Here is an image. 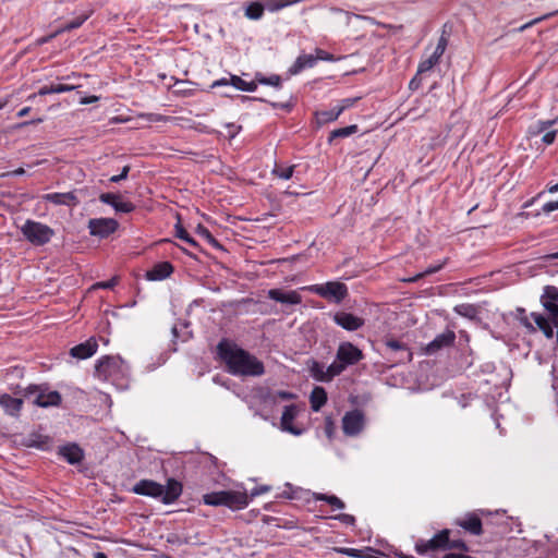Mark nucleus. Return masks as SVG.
<instances>
[{
  "mask_svg": "<svg viewBox=\"0 0 558 558\" xmlns=\"http://www.w3.org/2000/svg\"><path fill=\"white\" fill-rule=\"evenodd\" d=\"M132 492L136 495L160 499L165 505H171L181 496L183 485L172 477L167 480L166 485L153 480H141L133 486Z\"/></svg>",
  "mask_w": 558,
  "mask_h": 558,
  "instance_id": "f03ea898",
  "label": "nucleus"
},
{
  "mask_svg": "<svg viewBox=\"0 0 558 558\" xmlns=\"http://www.w3.org/2000/svg\"><path fill=\"white\" fill-rule=\"evenodd\" d=\"M298 414V409L294 404L286 405L281 416V428L292 435L300 436L304 429L293 425V420Z\"/></svg>",
  "mask_w": 558,
  "mask_h": 558,
  "instance_id": "aec40b11",
  "label": "nucleus"
},
{
  "mask_svg": "<svg viewBox=\"0 0 558 558\" xmlns=\"http://www.w3.org/2000/svg\"><path fill=\"white\" fill-rule=\"evenodd\" d=\"M124 360L119 355H105L95 364L94 375L100 380H109L124 375Z\"/></svg>",
  "mask_w": 558,
  "mask_h": 558,
  "instance_id": "39448f33",
  "label": "nucleus"
},
{
  "mask_svg": "<svg viewBox=\"0 0 558 558\" xmlns=\"http://www.w3.org/2000/svg\"><path fill=\"white\" fill-rule=\"evenodd\" d=\"M531 317L534 319L537 328L542 330L547 339H551L554 337V325L549 322L548 318L539 313H531Z\"/></svg>",
  "mask_w": 558,
  "mask_h": 558,
  "instance_id": "c85d7f7f",
  "label": "nucleus"
},
{
  "mask_svg": "<svg viewBox=\"0 0 558 558\" xmlns=\"http://www.w3.org/2000/svg\"><path fill=\"white\" fill-rule=\"evenodd\" d=\"M98 349V343L95 337H90L85 342L78 343L71 348L70 355L78 360H85L93 356Z\"/></svg>",
  "mask_w": 558,
  "mask_h": 558,
  "instance_id": "6ab92c4d",
  "label": "nucleus"
},
{
  "mask_svg": "<svg viewBox=\"0 0 558 558\" xmlns=\"http://www.w3.org/2000/svg\"><path fill=\"white\" fill-rule=\"evenodd\" d=\"M228 85H230V77L229 78L223 77V78L215 81L211 84V88L219 87V86H228Z\"/></svg>",
  "mask_w": 558,
  "mask_h": 558,
  "instance_id": "774afa93",
  "label": "nucleus"
},
{
  "mask_svg": "<svg viewBox=\"0 0 558 558\" xmlns=\"http://www.w3.org/2000/svg\"><path fill=\"white\" fill-rule=\"evenodd\" d=\"M546 311L550 316L553 325L558 328V306H546Z\"/></svg>",
  "mask_w": 558,
  "mask_h": 558,
  "instance_id": "e2e57ef3",
  "label": "nucleus"
},
{
  "mask_svg": "<svg viewBox=\"0 0 558 558\" xmlns=\"http://www.w3.org/2000/svg\"><path fill=\"white\" fill-rule=\"evenodd\" d=\"M119 222L113 218H93L88 221L89 234L99 239H106L114 233Z\"/></svg>",
  "mask_w": 558,
  "mask_h": 558,
  "instance_id": "1a4fd4ad",
  "label": "nucleus"
},
{
  "mask_svg": "<svg viewBox=\"0 0 558 558\" xmlns=\"http://www.w3.org/2000/svg\"><path fill=\"white\" fill-rule=\"evenodd\" d=\"M454 331L447 329L445 332L437 335L435 339L426 345L425 353L428 355L435 354L445 348L452 347L454 344Z\"/></svg>",
  "mask_w": 558,
  "mask_h": 558,
  "instance_id": "4468645a",
  "label": "nucleus"
},
{
  "mask_svg": "<svg viewBox=\"0 0 558 558\" xmlns=\"http://www.w3.org/2000/svg\"><path fill=\"white\" fill-rule=\"evenodd\" d=\"M276 398H280L282 400H294L296 395L287 390H278L271 396V400L275 402Z\"/></svg>",
  "mask_w": 558,
  "mask_h": 558,
  "instance_id": "09e8293b",
  "label": "nucleus"
},
{
  "mask_svg": "<svg viewBox=\"0 0 558 558\" xmlns=\"http://www.w3.org/2000/svg\"><path fill=\"white\" fill-rule=\"evenodd\" d=\"M341 113V109H339V107H335L330 110L317 112V119L319 123H328L336 121Z\"/></svg>",
  "mask_w": 558,
  "mask_h": 558,
  "instance_id": "c9c22d12",
  "label": "nucleus"
},
{
  "mask_svg": "<svg viewBox=\"0 0 558 558\" xmlns=\"http://www.w3.org/2000/svg\"><path fill=\"white\" fill-rule=\"evenodd\" d=\"M415 551L418 555H425L428 551H433L432 547L428 545V541L418 539L415 544Z\"/></svg>",
  "mask_w": 558,
  "mask_h": 558,
  "instance_id": "8fccbe9b",
  "label": "nucleus"
},
{
  "mask_svg": "<svg viewBox=\"0 0 558 558\" xmlns=\"http://www.w3.org/2000/svg\"><path fill=\"white\" fill-rule=\"evenodd\" d=\"M460 550L459 554H465L470 551L469 545L463 539H449L448 550Z\"/></svg>",
  "mask_w": 558,
  "mask_h": 558,
  "instance_id": "a18cd8bd",
  "label": "nucleus"
},
{
  "mask_svg": "<svg viewBox=\"0 0 558 558\" xmlns=\"http://www.w3.org/2000/svg\"><path fill=\"white\" fill-rule=\"evenodd\" d=\"M217 354L234 376L257 377L265 373L262 361L236 343L223 338L217 344Z\"/></svg>",
  "mask_w": 558,
  "mask_h": 558,
  "instance_id": "f257e3e1",
  "label": "nucleus"
},
{
  "mask_svg": "<svg viewBox=\"0 0 558 558\" xmlns=\"http://www.w3.org/2000/svg\"><path fill=\"white\" fill-rule=\"evenodd\" d=\"M450 534L451 531L449 529H444L428 539V545L432 547V550H448Z\"/></svg>",
  "mask_w": 558,
  "mask_h": 558,
  "instance_id": "a878e982",
  "label": "nucleus"
},
{
  "mask_svg": "<svg viewBox=\"0 0 558 558\" xmlns=\"http://www.w3.org/2000/svg\"><path fill=\"white\" fill-rule=\"evenodd\" d=\"M308 290L312 293L336 304H340L349 295L348 287L340 281H328L322 284H313Z\"/></svg>",
  "mask_w": 558,
  "mask_h": 558,
  "instance_id": "0eeeda50",
  "label": "nucleus"
},
{
  "mask_svg": "<svg viewBox=\"0 0 558 558\" xmlns=\"http://www.w3.org/2000/svg\"><path fill=\"white\" fill-rule=\"evenodd\" d=\"M360 98L359 97H355V98H344L341 100V106H339V109H341V112H343L345 109L350 108L351 106H353Z\"/></svg>",
  "mask_w": 558,
  "mask_h": 558,
  "instance_id": "69168bd1",
  "label": "nucleus"
},
{
  "mask_svg": "<svg viewBox=\"0 0 558 558\" xmlns=\"http://www.w3.org/2000/svg\"><path fill=\"white\" fill-rule=\"evenodd\" d=\"M24 405V399L10 393H0V408L4 414L17 418Z\"/></svg>",
  "mask_w": 558,
  "mask_h": 558,
  "instance_id": "2eb2a0df",
  "label": "nucleus"
},
{
  "mask_svg": "<svg viewBox=\"0 0 558 558\" xmlns=\"http://www.w3.org/2000/svg\"><path fill=\"white\" fill-rule=\"evenodd\" d=\"M365 424V416L360 410L347 412L342 418V429L348 436H355L362 432Z\"/></svg>",
  "mask_w": 558,
  "mask_h": 558,
  "instance_id": "9d476101",
  "label": "nucleus"
},
{
  "mask_svg": "<svg viewBox=\"0 0 558 558\" xmlns=\"http://www.w3.org/2000/svg\"><path fill=\"white\" fill-rule=\"evenodd\" d=\"M99 201L104 204L110 205L116 213L129 214L135 210V205L129 201H123L120 193H101Z\"/></svg>",
  "mask_w": 558,
  "mask_h": 558,
  "instance_id": "f8f14e48",
  "label": "nucleus"
},
{
  "mask_svg": "<svg viewBox=\"0 0 558 558\" xmlns=\"http://www.w3.org/2000/svg\"><path fill=\"white\" fill-rule=\"evenodd\" d=\"M359 128L356 124H351L344 128L336 129L329 133L328 143L333 144L336 140L348 137L352 134H355Z\"/></svg>",
  "mask_w": 558,
  "mask_h": 558,
  "instance_id": "2f4dec72",
  "label": "nucleus"
},
{
  "mask_svg": "<svg viewBox=\"0 0 558 558\" xmlns=\"http://www.w3.org/2000/svg\"><path fill=\"white\" fill-rule=\"evenodd\" d=\"M325 501L336 509H343L345 507L344 502L336 495H329V497L325 498Z\"/></svg>",
  "mask_w": 558,
  "mask_h": 558,
  "instance_id": "603ef678",
  "label": "nucleus"
},
{
  "mask_svg": "<svg viewBox=\"0 0 558 558\" xmlns=\"http://www.w3.org/2000/svg\"><path fill=\"white\" fill-rule=\"evenodd\" d=\"M317 58L314 54H301L296 58L294 64L289 69V73L294 75L300 73L306 68H312L316 64Z\"/></svg>",
  "mask_w": 558,
  "mask_h": 558,
  "instance_id": "cd10ccee",
  "label": "nucleus"
},
{
  "mask_svg": "<svg viewBox=\"0 0 558 558\" xmlns=\"http://www.w3.org/2000/svg\"><path fill=\"white\" fill-rule=\"evenodd\" d=\"M174 267L170 262H159L146 271L145 278L149 281L163 280L171 276Z\"/></svg>",
  "mask_w": 558,
  "mask_h": 558,
  "instance_id": "412c9836",
  "label": "nucleus"
},
{
  "mask_svg": "<svg viewBox=\"0 0 558 558\" xmlns=\"http://www.w3.org/2000/svg\"><path fill=\"white\" fill-rule=\"evenodd\" d=\"M20 445L46 451L51 448L52 438L38 430H34L27 435H22L20 438Z\"/></svg>",
  "mask_w": 558,
  "mask_h": 558,
  "instance_id": "9b49d317",
  "label": "nucleus"
},
{
  "mask_svg": "<svg viewBox=\"0 0 558 558\" xmlns=\"http://www.w3.org/2000/svg\"><path fill=\"white\" fill-rule=\"evenodd\" d=\"M119 282V277L114 276L108 281L97 282L93 286V288H101V289H113Z\"/></svg>",
  "mask_w": 558,
  "mask_h": 558,
  "instance_id": "de8ad7c7",
  "label": "nucleus"
},
{
  "mask_svg": "<svg viewBox=\"0 0 558 558\" xmlns=\"http://www.w3.org/2000/svg\"><path fill=\"white\" fill-rule=\"evenodd\" d=\"M49 94H54L53 87H52V85H45V86L40 87L37 93L29 95L28 100L36 98L37 95L45 96V95H49Z\"/></svg>",
  "mask_w": 558,
  "mask_h": 558,
  "instance_id": "052dcab7",
  "label": "nucleus"
},
{
  "mask_svg": "<svg viewBox=\"0 0 558 558\" xmlns=\"http://www.w3.org/2000/svg\"><path fill=\"white\" fill-rule=\"evenodd\" d=\"M315 57L317 58V60H324V61H333L335 60V57L331 53H329L323 49H319V48L316 49Z\"/></svg>",
  "mask_w": 558,
  "mask_h": 558,
  "instance_id": "0e129e2a",
  "label": "nucleus"
},
{
  "mask_svg": "<svg viewBox=\"0 0 558 558\" xmlns=\"http://www.w3.org/2000/svg\"><path fill=\"white\" fill-rule=\"evenodd\" d=\"M456 524L471 535L480 536L483 534V522L475 512H468L464 518L458 519Z\"/></svg>",
  "mask_w": 558,
  "mask_h": 558,
  "instance_id": "f3484780",
  "label": "nucleus"
},
{
  "mask_svg": "<svg viewBox=\"0 0 558 558\" xmlns=\"http://www.w3.org/2000/svg\"><path fill=\"white\" fill-rule=\"evenodd\" d=\"M295 166H283L276 163L272 173L281 179L288 180L293 175Z\"/></svg>",
  "mask_w": 558,
  "mask_h": 558,
  "instance_id": "79ce46f5",
  "label": "nucleus"
},
{
  "mask_svg": "<svg viewBox=\"0 0 558 558\" xmlns=\"http://www.w3.org/2000/svg\"><path fill=\"white\" fill-rule=\"evenodd\" d=\"M296 0H267L265 5V9L275 12L279 11L288 5L294 4Z\"/></svg>",
  "mask_w": 558,
  "mask_h": 558,
  "instance_id": "a19ab883",
  "label": "nucleus"
},
{
  "mask_svg": "<svg viewBox=\"0 0 558 558\" xmlns=\"http://www.w3.org/2000/svg\"><path fill=\"white\" fill-rule=\"evenodd\" d=\"M268 298L276 302L291 305L299 304L302 301L301 295L296 291L284 292L281 289H270Z\"/></svg>",
  "mask_w": 558,
  "mask_h": 558,
  "instance_id": "393cba45",
  "label": "nucleus"
},
{
  "mask_svg": "<svg viewBox=\"0 0 558 558\" xmlns=\"http://www.w3.org/2000/svg\"><path fill=\"white\" fill-rule=\"evenodd\" d=\"M335 520H339L340 522L347 524V525H354L355 524V517L348 513H339L335 517H332Z\"/></svg>",
  "mask_w": 558,
  "mask_h": 558,
  "instance_id": "5fc2aeb1",
  "label": "nucleus"
},
{
  "mask_svg": "<svg viewBox=\"0 0 558 558\" xmlns=\"http://www.w3.org/2000/svg\"><path fill=\"white\" fill-rule=\"evenodd\" d=\"M241 100L242 101L255 100V101H260V102H268L274 109L280 108V109H283L287 112L291 111L292 108L294 107V104L292 101L275 102V101H268L267 99L262 98V97L241 96Z\"/></svg>",
  "mask_w": 558,
  "mask_h": 558,
  "instance_id": "72a5a7b5",
  "label": "nucleus"
},
{
  "mask_svg": "<svg viewBox=\"0 0 558 558\" xmlns=\"http://www.w3.org/2000/svg\"><path fill=\"white\" fill-rule=\"evenodd\" d=\"M327 392L324 387L316 386L310 396L311 409L318 412L327 402Z\"/></svg>",
  "mask_w": 558,
  "mask_h": 558,
  "instance_id": "bb28decb",
  "label": "nucleus"
},
{
  "mask_svg": "<svg viewBox=\"0 0 558 558\" xmlns=\"http://www.w3.org/2000/svg\"><path fill=\"white\" fill-rule=\"evenodd\" d=\"M195 232L204 238L211 246L216 247V248H219V250H222V245L216 240V238L211 234V232L205 227L203 226L202 223H199L197 227H196V230Z\"/></svg>",
  "mask_w": 558,
  "mask_h": 558,
  "instance_id": "f704fd0d",
  "label": "nucleus"
},
{
  "mask_svg": "<svg viewBox=\"0 0 558 558\" xmlns=\"http://www.w3.org/2000/svg\"><path fill=\"white\" fill-rule=\"evenodd\" d=\"M130 170H131V167L129 165L124 166L122 168L121 173L117 174V175H112L109 179V182H111V183H119L120 181L125 180L128 178V175H129Z\"/></svg>",
  "mask_w": 558,
  "mask_h": 558,
  "instance_id": "4d7b16f0",
  "label": "nucleus"
},
{
  "mask_svg": "<svg viewBox=\"0 0 558 558\" xmlns=\"http://www.w3.org/2000/svg\"><path fill=\"white\" fill-rule=\"evenodd\" d=\"M335 324L348 331H355L362 328L365 324L364 318L359 317L352 313L338 311L332 315Z\"/></svg>",
  "mask_w": 558,
  "mask_h": 558,
  "instance_id": "ddd939ff",
  "label": "nucleus"
},
{
  "mask_svg": "<svg viewBox=\"0 0 558 558\" xmlns=\"http://www.w3.org/2000/svg\"><path fill=\"white\" fill-rule=\"evenodd\" d=\"M557 124V120H546L538 121L536 125V132L534 134L544 133L542 137V142L546 145H550L555 142L556 135L558 133V126L554 128Z\"/></svg>",
  "mask_w": 558,
  "mask_h": 558,
  "instance_id": "5701e85b",
  "label": "nucleus"
},
{
  "mask_svg": "<svg viewBox=\"0 0 558 558\" xmlns=\"http://www.w3.org/2000/svg\"><path fill=\"white\" fill-rule=\"evenodd\" d=\"M439 62V58L434 53L426 60L420 62L417 68V74H423L429 71L435 64Z\"/></svg>",
  "mask_w": 558,
  "mask_h": 558,
  "instance_id": "c03bdc74",
  "label": "nucleus"
},
{
  "mask_svg": "<svg viewBox=\"0 0 558 558\" xmlns=\"http://www.w3.org/2000/svg\"><path fill=\"white\" fill-rule=\"evenodd\" d=\"M246 81L242 80L240 76L230 74V85L236 89L244 92Z\"/></svg>",
  "mask_w": 558,
  "mask_h": 558,
  "instance_id": "864d4df0",
  "label": "nucleus"
},
{
  "mask_svg": "<svg viewBox=\"0 0 558 558\" xmlns=\"http://www.w3.org/2000/svg\"><path fill=\"white\" fill-rule=\"evenodd\" d=\"M271 489V487L269 485H260V486H257L255 488H253L251 490V494L248 495L250 497V501L256 497V496H259L262 494H265V493H268L269 490Z\"/></svg>",
  "mask_w": 558,
  "mask_h": 558,
  "instance_id": "13d9d810",
  "label": "nucleus"
},
{
  "mask_svg": "<svg viewBox=\"0 0 558 558\" xmlns=\"http://www.w3.org/2000/svg\"><path fill=\"white\" fill-rule=\"evenodd\" d=\"M557 13H558V11H555V12H550V13L544 14V15H542V16H539V17H536V19H534V20H532V21H530V22H527V23H525V24L521 25V26L518 28V32H523V31H525L526 28H529V27H531V26H533V25H535V24H537V23H539V22H542V21L548 20L549 17H551V16L556 15Z\"/></svg>",
  "mask_w": 558,
  "mask_h": 558,
  "instance_id": "49530a36",
  "label": "nucleus"
},
{
  "mask_svg": "<svg viewBox=\"0 0 558 558\" xmlns=\"http://www.w3.org/2000/svg\"><path fill=\"white\" fill-rule=\"evenodd\" d=\"M203 502L207 506H223V490L213 492L203 495Z\"/></svg>",
  "mask_w": 558,
  "mask_h": 558,
  "instance_id": "e433bc0d",
  "label": "nucleus"
},
{
  "mask_svg": "<svg viewBox=\"0 0 558 558\" xmlns=\"http://www.w3.org/2000/svg\"><path fill=\"white\" fill-rule=\"evenodd\" d=\"M445 266V262L441 263V264H438V265H435V266H429L428 268H426L424 271L422 272H418L416 274L415 276L413 277H410V278H407V279H403L404 282H417L418 280H421L422 278L426 277V276H429V275H433L437 271H439L440 269H442V267Z\"/></svg>",
  "mask_w": 558,
  "mask_h": 558,
  "instance_id": "4c0bfd02",
  "label": "nucleus"
},
{
  "mask_svg": "<svg viewBox=\"0 0 558 558\" xmlns=\"http://www.w3.org/2000/svg\"><path fill=\"white\" fill-rule=\"evenodd\" d=\"M558 209V199L557 201H551V202H547L546 204L543 205V208L542 210L546 214L548 213H551L554 210H557Z\"/></svg>",
  "mask_w": 558,
  "mask_h": 558,
  "instance_id": "338daca9",
  "label": "nucleus"
},
{
  "mask_svg": "<svg viewBox=\"0 0 558 558\" xmlns=\"http://www.w3.org/2000/svg\"><path fill=\"white\" fill-rule=\"evenodd\" d=\"M43 198L54 205H66L70 207H75L80 204V199L77 198L74 192L66 193H49L43 196Z\"/></svg>",
  "mask_w": 558,
  "mask_h": 558,
  "instance_id": "4be33fe9",
  "label": "nucleus"
},
{
  "mask_svg": "<svg viewBox=\"0 0 558 558\" xmlns=\"http://www.w3.org/2000/svg\"><path fill=\"white\" fill-rule=\"evenodd\" d=\"M59 454L70 464H77L84 458V452L76 444H68L59 447Z\"/></svg>",
  "mask_w": 558,
  "mask_h": 558,
  "instance_id": "b1692460",
  "label": "nucleus"
},
{
  "mask_svg": "<svg viewBox=\"0 0 558 558\" xmlns=\"http://www.w3.org/2000/svg\"><path fill=\"white\" fill-rule=\"evenodd\" d=\"M541 303L546 310V306H558V288L555 286H546L541 296Z\"/></svg>",
  "mask_w": 558,
  "mask_h": 558,
  "instance_id": "7c9ffc66",
  "label": "nucleus"
},
{
  "mask_svg": "<svg viewBox=\"0 0 558 558\" xmlns=\"http://www.w3.org/2000/svg\"><path fill=\"white\" fill-rule=\"evenodd\" d=\"M265 12L264 3L259 1H251L244 4V15L250 20H259Z\"/></svg>",
  "mask_w": 558,
  "mask_h": 558,
  "instance_id": "c756f323",
  "label": "nucleus"
},
{
  "mask_svg": "<svg viewBox=\"0 0 558 558\" xmlns=\"http://www.w3.org/2000/svg\"><path fill=\"white\" fill-rule=\"evenodd\" d=\"M23 397L38 408L59 407L62 396L57 390H51L48 383L31 384L23 389Z\"/></svg>",
  "mask_w": 558,
  "mask_h": 558,
  "instance_id": "20e7f679",
  "label": "nucleus"
},
{
  "mask_svg": "<svg viewBox=\"0 0 558 558\" xmlns=\"http://www.w3.org/2000/svg\"><path fill=\"white\" fill-rule=\"evenodd\" d=\"M250 497L246 492L223 490V506L231 510H241L248 506Z\"/></svg>",
  "mask_w": 558,
  "mask_h": 558,
  "instance_id": "dca6fc26",
  "label": "nucleus"
},
{
  "mask_svg": "<svg viewBox=\"0 0 558 558\" xmlns=\"http://www.w3.org/2000/svg\"><path fill=\"white\" fill-rule=\"evenodd\" d=\"M53 87L54 94L65 93L70 92L76 88L75 85H68V84H51Z\"/></svg>",
  "mask_w": 558,
  "mask_h": 558,
  "instance_id": "680f3d73",
  "label": "nucleus"
},
{
  "mask_svg": "<svg viewBox=\"0 0 558 558\" xmlns=\"http://www.w3.org/2000/svg\"><path fill=\"white\" fill-rule=\"evenodd\" d=\"M324 429H325V434H326V436H327L329 439H331V438L333 437L335 429H336L335 424H333V422H332L331 417H326V420H325V427H324Z\"/></svg>",
  "mask_w": 558,
  "mask_h": 558,
  "instance_id": "bf43d9fd",
  "label": "nucleus"
},
{
  "mask_svg": "<svg viewBox=\"0 0 558 558\" xmlns=\"http://www.w3.org/2000/svg\"><path fill=\"white\" fill-rule=\"evenodd\" d=\"M24 238L35 246H43L50 242L54 235V230L41 222L27 219L21 227Z\"/></svg>",
  "mask_w": 558,
  "mask_h": 558,
  "instance_id": "423d86ee",
  "label": "nucleus"
},
{
  "mask_svg": "<svg viewBox=\"0 0 558 558\" xmlns=\"http://www.w3.org/2000/svg\"><path fill=\"white\" fill-rule=\"evenodd\" d=\"M88 19V15L87 14H82L75 19H73L72 21L65 23L62 28H61V32H70V31H73L75 28H78L80 26L83 25V23Z\"/></svg>",
  "mask_w": 558,
  "mask_h": 558,
  "instance_id": "37998d69",
  "label": "nucleus"
},
{
  "mask_svg": "<svg viewBox=\"0 0 558 558\" xmlns=\"http://www.w3.org/2000/svg\"><path fill=\"white\" fill-rule=\"evenodd\" d=\"M258 84L270 85L279 89L282 87V78L278 74H271L270 76H266L260 72H256L254 75V80L252 82H246L244 92H255Z\"/></svg>",
  "mask_w": 558,
  "mask_h": 558,
  "instance_id": "a211bd4d",
  "label": "nucleus"
},
{
  "mask_svg": "<svg viewBox=\"0 0 558 558\" xmlns=\"http://www.w3.org/2000/svg\"><path fill=\"white\" fill-rule=\"evenodd\" d=\"M364 359V353L355 344L343 341L339 344L335 361L327 367L323 380H332L342 374L349 366L356 365Z\"/></svg>",
  "mask_w": 558,
  "mask_h": 558,
  "instance_id": "7ed1b4c3",
  "label": "nucleus"
},
{
  "mask_svg": "<svg viewBox=\"0 0 558 558\" xmlns=\"http://www.w3.org/2000/svg\"><path fill=\"white\" fill-rule=\"evenodd\" d=\"M311 371L316 380L323 381V379H319L318 377H324L326 374V371L323 369V366L318 362H314ZM327 381L328 380H324V383H327Z\"/></svg>",
  "mask_w": 558,
  "mask_h": 558,
  "instance_id": "6e6d98bb",
  "label": "nucleus"
},
{
  "mask_svg": "<svg viewBox=\"0 0 558 558\" xmlns=\"http://www.w3.org/2000/svg\"><path fill=\"white\" fill-rule=\"evenodd\" d=\"M454 312L463 317H466L469 319H474L478 315V307L474 304H459L454 307Z\"/></svg>",
  "mask_w": 558,
  "mask_h": 558,
  "instance_id": "473e14b6",
  "label": "nucleus"
},
{
  "mask_svg": "<svg viewBox=\"0 0 558 558\" xmlns=\"http://www.w3.org/2000/svg\"><path fill=\"white\" fill-rule=\"evenodd\" d=\"M384 345L385 355L392 365L412 361L413 354L407 343L395 338H385Z\"/></svg>",
  "mask_w": 558,
  "mask_h": 558,
  "instance_id": "6e6552de",
  "label": "nucleus"
},
{
  "mask_svg": "<svg viewBox=\"0 0 558 558\" xmlns=\"http://www.w3.org/2000/svg\"><path fill=\"white\" fill-rule=\"evenodd\" d=\"M175 236L179 238L180 240L186 242L191 246H193L195 248H199L198 243L189 234V232L185 230V228L180 222H178L175 225Z\"/></svg>",
  "mask_w": 558,
  "mask_h": 558,
  "instance_id": "58836bf2",
  "label": "nucleus"
},
{
  "mask_svg": "<svg viewBox=\"0 0 558 558\" xmlns=\"http://www.w3.org/2000/svg\"><path fill=\"white\" fill-rule=\"evenodd\" d=\"M515 318L530 332H535L536 331V327H534V325L530 322L529 317L526 316L525 310L523 307H517V310H515Z\"/></svg>",
  "mask_w": 558,
  "mask_h": 558,
  "instance_id": "ea45409f",
  "label": "nucleus"
},
{
  "mask_svg": "<svg viewBox=\"0 0 558 558\" xmlns=\"http://www.w3.org/2000/svg\"><path fill=\"white\" fill-rule=\"evenodd\" d=\"M447 45H448L447 38L444 35L440 36L438 44L436 46V49L433 53L440 59V57L444 54V52L446 50Z\"/></svg>",
  "mask_w": 558,
  "mask_h": 558,
  "instance_id": "3c124183",
  "label": "nucleus"
}]
</instances>
